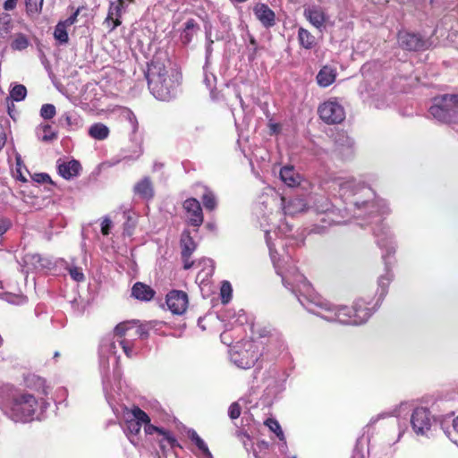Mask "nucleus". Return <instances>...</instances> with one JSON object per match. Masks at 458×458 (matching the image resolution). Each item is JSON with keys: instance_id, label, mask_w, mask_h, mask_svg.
<instances>
[{"instance_id": "nucleus-36", "label": "nucleus", "mask_w": 458, "mask_h": 458, "mask_svg": "<svg viewBox=\"0 0 458 458\" xmlns=\"http://www.w3.org/2000/svg\"><path fill=\"white\" fill-rule=\"evenodd\" d=\"M117 341L128 358H132L136 355V352L134 351V338H123Z\"/></svg>"}, {"instance_id": "nucleus-45", "label": "nucleus", "mask_w": 458, "mask_h": 458, "mask_svg": "<svg viewBox=\"0 0 458 458\" xmlns=\"http://www.w3.org/2000/svg\"><path fill=\"white\" fill-rule=\"evenodd\" d=\"M292 231V227L286 222H281L274 230V233L280 236L289 238V233Z\"/></svg>"}, {"instance_id": "nucleus-47", "label": "nucleus", "mask_w": 458, "mask_h": 458, "mask_svg": "<svg viewBox=\"0 0 458 458\" xmlns=\"http://www.w3.org/2000/svg\"><path fill=\"white\" fill-rule=\"evenodd\" d=\"M0 28L4 33H9L12 30V18L7 13L0 15Z\"/></svg>"}, {"instance_id": "nucleus-17", "label": "nucleus", "mask_w": 458, "mask_h": 458, "mask_svg": "<svg viewBox=\"0 0 458 458\" xmlns=\"http://www.w3.org/2000/svg\"><path fill=\"white\" fill-rule=\"evenodd\" d=\"M253 13L263 27L271 28L276 24V13L267 4H257L253 8Z\"/></svg>"}, {"instance_id": "nucleus-55", "label": "nucleus", "mask_w": 458, "mask_h": 458, "mask_svg": "<svg viewBox=\"0 0 458 458\" xmlns=\"http://www.w3.org/2000/svg\"><path fill=\"white\" fill-rule=\"evenodd\" d=\"M80 13V8H78L71 16L64 21H60L61 23H64L65 27H70L73 25L77 21V17Z\"/></svg>"}, {"instance_id": "nucleus-9", "label": "nucleus", "mask_w": 458, "mask_h": 458, "mask_svg": "<svg viewBox=\"0 0 458 458\" xmlns=\"http://www.w3.org/2000/svg\"><path fill=\"white\" fill-rule=\"evenodd\" d=\"M315 209L318 214L324 215L320 221L327 225H339L348 218L341 208H335L333 204L325 198L318 199L315 203Z\"/></svg>"}, {"instance_id": "nucleus-31", "label": "nucleus", "mask_w": 458, "mask_h": 458, "mask_svg": "<svg viewBox=\"0 0 458 458\" xmlns=\"http://www.w3.org/2000/svg\"><path fill=\"white\" fill-rule=\"evenodd\" d=\"M281 180L288 186L293 187L299 184L300 176L293 166H284L280 170Z\"/></svg>"}, {"instance_id": "nucleus-40", "label": "nucleus", "mask_w": 458, "mask_h": 458, "mask_svg": "<svg viewBox=\"0 0 458 458\" xmlns=\"http://www.w3.org/2000/svg\"><path fill=\"white\" fill-rule=\"evenodd\" d=\"M27 89L24 85L17 84L10 91V97L14 101H21L26 98Z\"/></svg>"}, {"instance_id": "nucleus-37", "label": "nucleus", "mask_w": 458, "mask_h": 458, "mask_svg": "<svg viewBox=\"0 0 458 458\" xmlns=\"http://www.w3.org/2000/svg\"><path fill=\"white\" fill-rule=\"evenodd\" d=\"M54 37L61 45L68 43L69 37L67 33V27L59 21L55 28Z\"/></svg>"}, {"instance_id": "nucleus-22", "label": "nucleus", "mask_w": 458, "mask_h": 458, "mask_svg": "<svg viewBox=\"0 0 458 458\" xmlns=\"http://www.w3.org/2000/svg\"><path fill=\"white\" fill-rule=\"evenodd\" d=\"M59 123L70 131H75L83 126V120L76 112L72 111L62 114Z\"/></svg>"}, {"instance_id": "nucleus-29", "label": "nucleus", "mask_w": 458, "mask_h": 458, "mask_svg": "<svg viewBox=\"0 0 458 458\" xmlns=\"http://www.w3.org/2000/svg\"><path fill=\"white\" fill-rule=\"evenodd\" d=\"M182 257L191 256L196 249V243L189 230H184L181 236Z\"/></svg>"}, {"instance_id": "nucleus-63", "label": "nucleus", "mask_w": 458, "mask_h": 458, "mask_svg": "<svg viewBox=\"0 0 458 458\" xmlns=\"http://www.w3.org/2000/svg\"><path fill=\"white\" fill-rule=\"evenodd\" d=\"M453 432L458 436V416L453 420Z\"/></svg>"}, {"instance_id": "nucleus-43", "label": "nucleus", "mask_w": 458, "mask_h": 458, "mask_svg": "<svg viewBox=\"0 0 458 458\" xmlns=\"http://www.w3.org/2000/svg\"><path fill=\"white\" fill-rule=\"evenodd\" d=\"M44 0H25L28 13H38L42 10Z\"/></svg>"}, {"instance_id": "nucleus-12", "label": "nucleus", "mask_w": 458, "mask_h": 458, "mask_svg": "<svg viewBox=\"0 0 458 458\" xmlns=\"http://www.w3.org/2000/svg\"><path fill=\"white\" fill-rule=\"evenodd\" d=\"M433 420L434 419L429 410L424 407L414 409L411 416V424L417 435H426L429 431Z\"/></svg>"}, {"instance_id": "nucleus-57", "label": "nucleus", "mask_w": 458, "mask_h": 458, "mask_svg": "<svg viewBox=\"0 0 458 458\" xmlns=\"http://www.w3.org/2000/svg\"><path fill=\"white\" fill-rule=\"evenodd\" d=\"M11 227V223L8 220H2L0 222V245L3 242V235L8 231Z\"/></svg>"}, {"instance_id": "nucleus-7", "label": "nucleus", "mask_w": 458, "mask_h": 458, "mask_svg": "<svg viewBox=\"0 0 458 458\" xmlns=\"http://www.w3.org/2000/svg\"><path fill=\"white\" fill-rule=\"evenodd\" d=\"M123 417L125 421L123 430L130 441L135 444L133 437L140 433L141 424L150 422L149 417L139 407H134L131 410L123 408Z\"/></svg>"}, {"instance_id": "nucleus-34", "label": "nucleus", "mask_w": 458, "mask_h": 458, "mask_svg": "<svg viewBox=\"0 0 458 458\" xmlns=\"http://www.w3.org/2000/svg\"><path fill=\"white\" fill-rule=\"evenodd\" d=\"M30 41L23 33H15L10 44L11 48L14 51H23L29 47Z\"/></svg>"}, {"instance_id": "nucleus-53", "label": "nucleus", "mask_w": 458, "mask_h": 458, "mask_svg": "<svg viewBox=\"0 0 458 458\" xmlns=\"http://www.w3.org/2000/svg\"><path fill=\"white\" fill-rule=\"evenodd\" d=\"M6 301L12 304L21 305L27 301V298L23 295H12L6 296Z\"/></svg>"}, {"instance_id": "nucleus-46", "label": "nucleus", "mask_w": 458, "mask_h": 458, "mask_svg": "<svg viewBox=\"0 0 458 458\" xmlns=\"http://www.w3.org/2000/svg\"><path fill=\"white\" fill-rule=\"evenodd\" d=\"M206 41H207V44H206V66L208 65V63H209V59L211 57V55H212V52H213V47H212V45L214 43V40L211 38V30H206Z\"/></svg>"}, {"instance_id": "nucleus-16", "label": "nucleus", "mask_w": 458, "mask_h": 458, "mask_svg": "<svg viewBox=\"0 0 458 458\" xmlns=\"http://www.w3.org/2000/svg\"><path fill=\"white\" fill-rule=\"evenodd\" d=\"M124 9V0L110 2L108 13L105 21V23L107 24V26L110 28V30H114L121 24L120 19Z\"/></svg>"}, {"instance_id": "nucleus-20", "label": "nucleus", "mask_w": 458, "mask_h": 458, "mask_svg": "<svg viewBox=\"0 0 458 458\" xmlns=\"http://www.w3.org/2000/svg\"><path fill=\"white\" fill-rule=\"evenodd\" d=\"M281 200L284 213L287 216H295L307 208V203L302 198L295 197L287 199L283 197Z\"/></svg>"}, {"instance_id": "nucleus-44", "label": "nucleus", "mask_w": 458, "mask_h": 458, "mask_svg": "<svg viewBox=\"0 0 458 458\" xmlns=\"http://www.w3.org/2000/svg\"><path fill=\"white\" fill-rule=\"evenodd\" d=\"M55 106L52 104H44L40 109V115L44 119H51L55 115Z\"/></svg>"}, {"instance_id": "nucleus-19", "label": "nucleus", "mask_w": 458, "mask_h": 458, "mask_svg": "<svg viewBox=\"0 0 458 458\" xmlns=\"http://www.w3.org/2000/svg\"><path fill=\"white\" fill-rule=\"evenodd\" d=\"M374 235L377 238V243L381 249H386L387 254L394 252V246L392 242V236L386 227L383 225H377L373 228Z\"/></svg>"}, {"instance_id": "nucleus-33", "label": "nucleus", "mask_w": 458, "mask_h": 458, "mask_svg": "<svg viewBox=\"0 0 458 458\" xmlns=\"http://www.w3.org/2000/svg\"><path fill=\"white\" fill-rule=\"evenodd\" d=\"M190 439L196 445L201 453L200 458H213L205 441L197 434L195 430L189 431Z\"/></svg>"}, {"instance_id": "nucleus-30", "label": "nucleus", "mask_w": 458, "mask_h": 458, "mask_svg": "<svg viewBox=\"0 0 458 458\" xmlns=\"http://www.w3.org/2000/svg\"><path fill=\"white\" fill-rule=\"evenodd\" d=\"M88 132L92 139L96 140H104L108 138L110 130L106 124L102 123H96L89 128Z\"/></svg>"}, {"instance_id": "nucleus-49", "label": "nucleus", "mask_w": 458, "mask_h": 458, "mask_svg": "<svg viewBox=\"0 0 458 458\" xmlns=\"http://www.w3.org/2000/svg\"><path fill=\"white\" fill-rule=\"evenodd\" d=\"M43 135L39 136L43 141H50L56 138V134L52 131V127L48 124L42 126Z\"/></svg>"}, {"instance_id": "nucleus-52", "label": "nucleus", "mask_w": 458, "mask_h": 458, "mask_svg": "<svg viewBox=\"0 0 458 458\" xmlns=\"http://www.w3.org/2000/svg\"><path fill=\"white\" fill-rule=\"evenodd\" d=\"M208 66H204V83L207 88L212 89L215 87L216 77L213 74H208L207 72Z\"/></svg>"}, {"instance_id": "nucleus-10", "label": "nucleus", "mask_w": 458, "mask_h": 458, "mask_svg": "<svg viewBox=\"0 0 458 458\" xmlns=\"http://www.w3.org/2000/svg\"><path fill=\"white\" fill-rule=\"evenodd\" d=\"M397 42L401 48L408 51H420L430 47V40L420 33L408 30H400L397 35Z\"/></svg>"}, {"instance_id": "nucleus-27", "label": "nucleus", "mask_w": 458, "mask_h": 458, "mask_svg": "<svg viewBox=\"0 0 458 458\" xmlns=\"http://www.w3.org/2000/svg\"><path fill=\"white\" fill-rule=\"evenodd\" d=\"M118 112L120 119L129 124L131 133L134 135L139 129V123L134 113L127 107H120Z\"/></svg>"}, {"instance_id": "nucleus-39", "label": "nucleus", "mask_w": 458, "mask_h": 458, "mask_svg": "<svg viewBox=\"0 0 458 458\" xmlns=\"http://www.w3.org/2000/svg\"><path fill=\"white\" fill-rule=\"evenodd\" d=\"M386 273L384 276H381L378 278V287L380 289V297H383L386 294L387 287L392 280V275L388 271L387 262L386 261Z\"/></svg>"}, {"instance_id": "nucleus-54", "label": "nucleus", "mask_w": 458, "mask_h": 458, "mask_svg": "<svg viewBox=\"0 0 458 458\" xmlns=\"http://www.w3.org/2000/svg\"><path fill=\"white\" fill-rule=\"evenodd\" d=\"M229 417L232 420H235L240 417L241 415V407L237 403H233L228 410Z\"/></svg>"}, {"instance_id": "nucleus-4", "label": "nucleus", "mask_w": 458, "mask_h": 458, "mask_svg": "<svg viewBox=\"0 0 458 458\" xmlns=\"http://www.w3.org/2000/svg\"><path fill=\"white\" fill-rule=\"evenodd\" d=\"M39 403L34 395L20 393L13 395L4 406V413L13 421L29 422L36 418Z\"/></svg>"}, {"instance_id": "nucleus-56", "label": "nucleus", "mask_w": 458, "mask_h": 458, "mask_svg": "<svg viewBox=\"0 0 458 458\" xmlns=\"http://www.w3.org/2000/svg\"><path fill=\"white\" fill-rule=\"evenodd\" d=\"M111 226H112V221L107 217L104 218L101 223V233L104 235H107L110 232Z\"/></svg>"}, {"instance_id": "nucleus-61", "label": "nucleus", "mask_w": 458, "mask_h": 458, "mask_svg": "<svg viewBox=\"0 0 458 458\" xmlns=\"http://www.w3.org/2000/svg\"><path fill=\"white\" fill-rule=\"evenodd\" d=\"M205 264L208 265L209 267V268L208 269L207 273H206V276H211L213 274V271H214V267H213V264H212V260L211 259H206L204 260Z\"/></svg>"}, {"instance_id": "nucleus-13", "label": "nucleus", "mask_w": 458, "mask_h": 458, "mask_svg": "<svg viewBox=\"0 0 458 458\" xmlns=\"http://www.w3.org/2000/svg\"><path fill=\"white\" fill-rule=\"evenodd\" d=\"M166 304L173 314L182 315L188 307V295L182 291L173 290L166 295Z\"/></svg>"}, {"instance_id": "nucleus-3", "label": "nucleus", "mask_w": 458, "mask_h": 458, "mask_svg": "<svg viewBox=\"0 0 458 458\" xmlns=\"http://www.w3.org/2000/svg\"><path fill=\"white\" fill-rule=\"evenodd\" d=\"M146 77L151 93L162 101H169L174 97L181 78L178 72L167 69L157 60L151 61Z\"/></svg>"}, {"instance_id": "nucleus-59", "label": "nucleus", "mask_w": 458, "mask_h": 458, "mask_svg": "<svg viewBox=\"0 0 458 458\" xmlns=\"http://www.w3.org/2000/svg\"><path fill=\"white\" fill-rule=\"evenodd\" d=\"M17 3H18V0H6L4 3V9L5 11H12V10L15 9Z\"/></svg>"}, {"instance_id": "nucleus-2", "label": "nucleus", "mask_w": 458, "mask_h": 458, "mask_svg": "<svg viewBox=\"0 0 458 458\" xmlns=\"http://www.w3.org/2000/svg\"><path fill=\"white\" fill-rule=\"evenodd\" d=\"M330 189L335 198L339 199L344 207V214L349 216H362V212L369 214H387L389 208L386 203L373 201L375 193L371 188L353 177L335 178L332 181Z\"/></svg>"}, {"instance_id": "nucleus-14", "label": "nucleus", "mask_w": 458, "mask_h": 458, "mask_svg": "<svg viewBox=\"0 0 458 458\" xmlns=\"http://www.w3.org/2000/svg\"><path fill=\"white\" fill-rule=\"evenodd\" d=\"M182 206L187 214L188 224L194 227H199L203 223L204 216L199 200L195 198H189Z\"/></svg>"}, {"instance_id": "nucleus-21", "label": "nucleus", "mask_w": 458, "mask_h": 458, "mask_svg": "<svg viewBox=\"0 0 458 458\" xmlns=\"http://www.w3.org/2000/svg\"><path fill=\"white\" fill-rule=\"evenodd\" d=\"M337 72L330 65L323 66L317 74V82L320 87L326 88L333 84L336 79Z\"/></svg>"}, {"instance_id": "nucleus-6", "label": "nucleus", "mask_w": 458, "mask_h": 458, "mask_svg": "<svg viewBox=\"0 0 458 458\" xmlns=\"http://www.w3.org/2000/svg\"><path fill=\"white\" fill-rule=\"evenodd\" d=\"M116 354L115 342L111 338H104L99 346L100 369L102 374L103 389L108 403L112 406V394L108 386L109 361L108 355Z\"/></svg>"}, {"instance_id": "nucleus-51", "label": "nucleus", "mask_w": 458, "mask_h": 458, "mask_svg": "<svg viewBox=\"0 0 458 458\" xmlns=\"http://www.w3.org/2000/svg\"><path fill=\"white\" fill-rule=\"evenodd\" d=\"M148 336V330L141 326H136L135 323L133 326L132 338H134V340L136 339V337H139L140 339H146Z\"/></svg>"}, {"instance_id": "nucleus-58", "label": "nucleus", "mask_w": 458, "mask_h": 458, "mask_svg": "<svg viewBox=\"0 0 458 458\" xmlns=\"http://www.w3.org/2000/svg\"><path fill=\"white\" fill-rule=\"evenodd\" d=\"M34 180L38 182L46 183V182H52L50 176L47 174H36Z\"/></svg>"}, {"instance_id": "nucleus-26", "label": "nucleus", "mask_w": 458, "mask_h": 458, "mask_svg": "<svg viewBox=\"0 0 458 458\" xmlns=\"http://www.w3.org/2000/svg\"><path fill=\"white\" fill-rule=\"evenodd\" d=\"M155 295V291L142 283H136L131 288V296L137 300L148 301Z\"/></svg>"}, {"instance_id": "nucleus-35", "label": "nucleus", "mask_w": 458, "mask_h": 458, "mask_svg": "<svg viewBox=\"0 0 458 458\" xmlns=\"http://www.w3.org/2000/svg\"><path fill=\"white\" fill-rule=\"evenodd\" d=\"M202 202L204 207L208 210H214L216 208V199L213 191L207 187H203Z\"/></svg>"}, {"instance_id": "nucleus-11", "label": "nucleus", "mask_w": 458, "mask_h": 458, "mask_svg": "<svg viewBox=\"0 0 458 458\" xmlns=\"http://www.w3.org/2000/svg\"><path fill=\"white\" fill-rule=\"evenodd\" d=\"M253 343L247 342L242 350L241 349L232 352V362L241 369H250L254 366L256 361L259 360V352L253 350Z\"/></svg>"}, {"instance_id": "nucleus-23", "label": "nucleus", "mask_w": 458, "mask_h": 458, "mask_svg": "<svg viewBox=\"0 0 458 458\" xmlns=\"http://www.w3.org/2000/svg\"><path fill=\"white\" fill-rule=\"evenodd\" d=\"M133 191L142 199H152L154 196V189L150 178L146 176L138 182L133 187Z\"/></svg>"}, {"instance_id": "nucleus-1", "label": "nucleus", "mask_w": 458, "mask_h": 458, "mask_svg": "<svg viewBox=\"0 0 458 458\" xmlns=\"http://www.w3.org/2000/svg\"><path fill=\"white\" fill-rule=\"evenodd\" d=\"M270 233V230H266L265 236L276 273L281 276L285 287L291 286V291L296 295L303 308L327 321L345 325H361L369 318L372 314L371 309L366 305L364 301L358 300L352 308L334 305L314 293L310 284L297 268L290 267L286 271H283L278 264L277 250L276 244L271 242Z\"/></svg>"}, {"instance_id": "nucleus-5", "label": "nucleus", "mask_w": 458, "mask_h": 458, "mask_svg": "<svg viewBox=\"0 0 458 458\" xmlns=\"http://www.w3.org/2000/svg\"><path fill=\"white\" fill-rule=\"evenodd\" d=\"M429 113L435 119L443 123L458 122V96L444 95L435 98Z\"/></svg>"}, {"instance_id": "nucleus-42", "label": "nucleus", "mask_w": 458, "mask_h": 458, "mask_svg": "<svg viewBox=\"0 0 458 458\" xmlns=\"http://www.w3.org/2000/svg\"><path fill=\"white\" fill-rule=\"evenodd\" d=\"M265 423L269 428V429L271 431H273L281 441L284 440V432H283L281 426L277 420H276L275 419H267Z\"/></svg>"}, {"instance_id": "nucleus-24", "label": "nucleus", "mask_w": 458, "mask_h": 458, "mask_svg": "<svg viewBox=\"0 0 458 458\" xmlns=\"http://www.w3.org/2000/svg\"><path fill=\"white\" fill-rule=\"evenodd\" d=\"M199 30V26L193 19H189L184 23V27L180 34V40L184 45H189L193 37L198 33Z\"/></svg>"}, {"instance_id": "nucleus-38", "label": "nucleus", "mask_w": 458, "mask_h": 458, "mask_svg": "<svg viewBox=\"0 0 458 458\" xmlns=\"http://www.w3.org/2000/svg\"><path fill=\"white\" fill-rule=\"evenodd\" d=\"M24 261L27 264L33 265L36 268L46 267L48 265V261L43 259L39 254H27L24 258Z\"/></svg>"}, {"instance_id": "nucleus-28", "label": "nucleus", "mask_w": 458, "mask_h": 458, "mask_svg": "<svg viewBox=\"0 0 458 458\" xmlns=\"http://www.w3.org/2000/svg\"><path fill=\"white\" fill-rule=\"evenodd\" d=\"M298 41L301 47L310 50L317 46V39L308 30L300 28L298 30Z\"/></svg>"}, {"instance_id": "nucleus-64", "label": "nucleus", "mask_w": 458, "mask_h": 458, "mask_svg": "<svg viewBox=\"0 0 458 458\" xmlns=\"http://www.w3.org/2000/svg\"><path fill=\"white\" fill-rule=\"evenodd\" d=\"M269 127L272 133H277L279 131L280 126L277 123H271Z\"/></svg>"}, {"instance_id": "nucleus-60", "label": "nucleus", "mask_w": 458, "mask_h": 458, "mask_svg": "<svg viewBox=\"0 0 458 458\" xmlns=\"http://www.w3.org/2000/svg\"><path fill=\"white\" fill-rule=\"evenodd\" d=\"M182 259L184 269H190L193 266L194 262L190 260L191 256L182 257Z\"/></svg>"}, {"instance_id": "nucleus-25", "label": "nucleus", "mask_w": 458, "mask_h": 458, "mask_svg": "<svg viewBox=\"0 0 458 458\" xmlns=\"http://www.w3.org/2000/svg\"><path fill=\"white\" fill-rule=\"evenodd\" d=\"M81 168V164L78 161L72 160L60 164L58 173L63 178L70 180L79 174Z\"/></svg>"}, {"instance_id": "nucleus-62", "label": "nucleus", "mask_w": 458, "mask_h": 458, "mask_svg": "<svg viewBox=\"0 0 458 458\" xmlns=\"http://www.w3.org/2000/svg\"><path fill=\"white\" fill-rule=\"evenodd\" d=\"M352 458H366V457H365V455L361 453V451H360V450H359V449H357V448H356V449L353 451V454H352Z\"/></svg>"}, {"instance_id": "nucleus-50", "label": "nucleus", "mask_w": 458, "mask_h": 458, "mask_svg": "<svg viewBox=\"0 0 458 458\" xmlns=\"http://www.w3.org/2000/svg\"><path fill=\"white\" fill-rule=\"evenodd\" d=\"M69 274L71 277L76 282H82L85 279L84 274L81 268L78 267H72L69 268Z\"/></svg>"}, {"instance_id": "nucleus-32", "label": "nucleus", "mask_w": 458, "mask_h": 458, "mask_svg": "<svg viewBox=\"0 0 458 458\" xmlns=\"http://www.w3.org/2000/svg\"><path fill=\"white\" fill-rule=\"evenodd\" d=\"M135 321H124L118 324L114 329V336L119 339L132 338L133 326Z\"/></svg>"}, {"instance_id": "nucleus-41", "label": "nucleus", "mask_w": 458, "mask_h": 458, "mask_svg": "<svg viewBox=\"0 0 458 458\" xmlns=\"http://www.w3.org/2000/svg\"><path fill=\"white\" fill-rule=\"evenodd\" d=\"M144 424H145V432H146L147 434H148V435H152L153 433L157 432V433H159L160 435H163L164 437H165V438H166L170 443H172V442H174V441H175V439H174V437H172L170 436V434H169L167 431H165V430H164V429H162V428H157V427H156V426H154V425L150 424L149 422H148V423H144Z\"/></svg>"}, {"instance_id": "nucleus-8", "label": "nucleus", "mask_w": 458, "mask_h": 458, "mask_svg": "<svg viewBox=\"0 0 458 458\" xmlns=\"http://www.w3.org/2000/svg\"><path fill=\"white\" fill-rule=\"evenodd\" d=\"M318 113L319 118L327 124H338L345 119L344 108L336 98H330L320 104Z\"/></svg>"}, {"instance_id": "nucleus-18", "label": "nucleus", "mask_w": 458, "mask_h": 458, "mask_svg": "<svg viewBox=\"0 0 458 458\" xmlns=\"http://www.w3.org/2000/svg\"><path fill=\"white\" fill-rule=\"evenodd\" d=\"M304 16L318 30L322 31L325 28L327 17L320 6L312 5L305 8Z\"/></svg>"}, {"instance_id": "nucleus-48", "label": "nucleus", "mask_w": 458, "mask_h": 458, "mask_svg": "<svg viewBox=\"0 0 458 458\" xmlns=\"http://www.w3.org/2000/svg\"><path fill=\"white\" fill-rule=\"evenodd\" d=\"M232 297V286L229 282H224L221 286V298L223 303H227Z\"/></svg>"}, {"instance_id": "nucleus-15", "label": "nucleus", "mask_w": 458, "mask_h": 458, "mask_svg": "<svg viewBox=\"0 0 458 458\" xmlns=\"http://www.w3.org/2000/svg\"><path fill=\"white\" fill-rule=\"evenodd\" d=\"M335 152L342 159H349L354 152V141L345 132L337 133L335 140Z\"/></svg>"}]
</instances>
